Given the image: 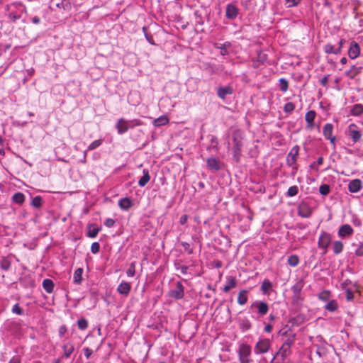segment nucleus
<instances>
[{"instance_id":"nucleus-54","label":"nucleus","mask_w":363,"mask_h":363,"mask_svg":"<svg viewBox=\"0 0 363 363\" xmlns=\"http://www.w3.org/2000/svg\"><path fill=\"white\" fill-rule=\"evenodd\" d=\"M345 291V293H346V299H347V301H352L354 299L353 291L351 289H346Z\"/></svg>"},{"instance_id":"nucleus-4","label":"nucleus","mask_w":363,"mask_h":363,"mask_svg":"<svg viewBox=\"0 0 363 363\" xmlns=\"http://www.w3.org/2000/svg\"><path fill=\"white\" fill-rule=\"evenodd\" d=\"M244 138V134L240 129H236L233 132L232 140L233 146L232 147L233 157L238 161L241 155V148L242 147V140Z\"/></svg>"},{"instance_id":"nucleus-11","label":"nucleus","mask_w":363,"mask_h":363,"mask_svg":"<svg viewBox=\"0 0 363 363\" xmlns=\"http://www.w3.org/2000/svg\"><path fill=\"white\" fill-rule=\"evenodd\" d=\"M299 146H294L286 157V164L289 167H293L296 162V157L298 155Z\"/></svg>"},{"instance_id":"nucleus-38","label":"nucleus","mask_w":363,"mask_h":363,"mask_svg":"<svg viewBox=\"0 0 363 363\" xmlns=\"http://www.w3.org/2000/svg\"><path fill=\"white\" fill-rule=\"evenodd\" d=\"M25 195L21 192H16L12 196V201L16 204L22 205L25 201Z\"/></svg>"},{"instance_id":"nucleus-62","label":"nucleus","mask_w":363,"mask_h":363,"mask_svg":"<svg viewBox=\"0 0 363 363\" xmlns=\"http://www.w3.org/2000/svg\"><path fill=\"white\" fill-rule=\"evenodd\" d=\"M352 223L355 226H360L362 225V222H361L360 219L356 216H352Z\"/></svg>"},{"instance_id":"nucleus-2","label":"nucleus","mask_w":363,"mask_h":363,"mask_svg":"<svg viewBox=\"0 0 363 363\" xmlns=\"http://www.w3.org/2000/svg\"><path fill=\"white\" fill-rule=\"evenodd\" d=\"M143 122L140 119L135 118L127 120L123 118H119L116 123V129L119 135L125 133L130 128H134L137 126H141Z\"/></svg>"},{"instance_id":"nucleus-63","label":"nucleus","mask_w":363,"mask_h":363,"mask_svg":"<svg viewBox=\"0 0 363 363\" xmlns=\"http://www.w3.org/2000/svg\"><path fill=\"white\" fill-rule=\"evenodd\" d=\"M83 350L84 356L86 357V359H89L93 353L92 350L89 347H85L83 349Z\"/></svg>"},{"instance_id":"nucleus-27","label":"nucleus","mask_w":363,"mask_h":363,"mask_svg":"<svg viewBox=\"0 0 363 363\" xmlns=\"http://www.w3.org/2000/svg\"><path fill=\"white\" fill-rule=\"evenodd\" d=\"M363 113V104H356L351 107L350 114L353 116H360Z\"/></svg>"},{"instance_id":"nucleus-61","label":"nucleus","mask_w":363,"mask_h":363,"mask_svg":"<svg viewBox=\"0 0 363 363\" xmlns=\"http://www.w3.org/2000/svg\"><path fill=\"white\" fill-rule=\"evenodd\" d=\"M301 0H286L288 4V7H293L297 6L300 3Z\"/></svg>"},{"instance_id":"nucleus-15","label":"nucleus","mask_w":363,"mask_h":363,"mask_svg":"<svg viewBox=\"0 0 363 363\" xmlns=\"http://www.w3.org/2000/svg\"><path fill=\"white\" fill-rule=\"evenodd\" d=\"M312 214L310 206L306 203H302L298 208V215L302 218H309Z\"/></svg>"},{"instance_id":"nucleus-37","label":"nucleus","mask_w":363,"mask_h":363,"mask_svg":"<svg viewBox=\"0 0 363 363\" xmlns=\"http://www.w3.org/2000/svg\"><path fill=\"white\" fill-rule=\"evenodd\" d=\"M103 139H99L93 141L87 147V150L84 153V160H86V152L93 150L99 147L103 143Z\"/></svg>"},{"instance_id":"nucleus-31","label":"nucleus","mask_w":363,"mask_h":363,"mask_svg":"<svg viewBox=\"0 0 363 363\" xmlns=\"http://www.w3.org/2000/svg\"><path fill=\"white\" fill-rule=\"evenodd\" d=\"M272 288V282L268 279H264L261 285V291L264 295H269V291Z\"/></svg>"},{"instance_id":"nucleus-22","label":"nucleus","mask_w":363,"mask_h":363,"mask_svg":"<svg viewBox=\"0 0 363 363\" xmlns=\"http://www.w3.org/2000/svg\"><path fill=\"white\" fill-rule=\"evenodd\" d=\"M208 167L214 172H217L220 169V161L215 157H209L206 160Z\"/></svg>"},{"instance_id":"nucleus-28","label":"nucleus","mask_w":363,"mask_h":363,"mask_svg":"<svg viewBox=\"0 0 363 363\" xmlns=\"http://www.w3.org/2000/svg\"><path fill=\"white\" fill-rule=\"evenodd\" d=\"M303 287V283L302 281H297L293 286L291 287V291L293 292L294 296L296 298H299L301 291Z\"/></svg>"},{"instance_id":"nucleus-57","label":"nucleus","mask_w":363,"mask_h":363,"mask_svg":"<svg viewBox=\"0 0 363 363\" xmlns=\"http://www.w3.org/2000/svg\"><path fill=\"white\" fill-rule=\"evenodd\" d=\"M116 223V221L115 220L112 219V218H107L105 221H104V225L107 227V228H112Z\"/></svg>"},{"instance_id":"nucleus-60","label":"nucleus","mask_w":363,"mask_h":363,"mask_svg":"<svg viewBox=\"0 0 363 363\" xmlns=\"http://www.w3.org/2000/svg\"><path fill=\"white\" fill-rule=\"evenodd\" d=\"M10 267V263L8 260L4 259L1 262V268L4 270H7Z\"/></svg>"},{"instance_id":"nucleus-36","label":"nucleus","mask_w":363,"mask_h":363,"mask_svg":"<svg viewBox=\"0 0 363 363\" xmlns=\"http://www.w3.org/2000/svg\"><path fill=\"white\" fill-rule=\"evenodd\" d=\"M56 7L64 11H70L72 4L69 0H60V2L56 3Z\"/></svg>"},{"instance_id":"nucleus-55","label":"nucleus","mask_w":363,"mask_h":363,"mask_svg":"<svg viewBox=\"0 0 363 363\" xmlns=\"http://www.w3.org/2000/svg\"><path fill=\"white\" fill-rule=\"evenodd\" d=\"M146 30L147 28L145 27H143V32L145 33V38L146 40L152 45H154L155 43H154V40H153V38L152 36L150 35V34H148L146 33Z\"/></svg>"},{"instance_id":"nucleus-10","label":"nucleus","mask_w":363,"mask_h":363,"mask_svg":"<svg viewBox=\"0 0 363 363\" xmlns=\"http://www.w3.org/2000/svg\"><path fill=\"white\" fill-rule=\"evenodd\" d=\"M184 296V287L180 281H177L176 284V288L172 289L169 292V296L175 299H182Z\"/></svg>"},{"instance_id":"nucleus-25","label":"nucleus","mask_w":363,"mask_h":363,"mask_svg":"<svg viewBox=\"0 0 363 363\" xmlns=\"http://www.w3.org/2000/svg\"><path fill=\"white\" fill-rule=\"evenodd\" d=\"M132 206L133 202L128 197L122 198L118 201V206L123 211L129 210Z\"/></svg>"},{"instance_id":"nucleus-18","label":"nucleus","mask_w":363,"mask_h":363,"mask_svg":"<svg viewBox=\"0 0 363 363\" xmlns=\"http://www.w3.org/2000/svg\"><path fill=\"white\" fill-rule=\"evenodd\" d=\"M316 116V113L313 110H310L306 112L305 115V121L306 122V128L312 130L314 128V120Z\"/></svg>"},{"instance_id":"nucleus-47","label":"nucleus","mask_w":363,"mask_h":363,"mask_svg":"<svg viewBox=\"0 0 363 363\" xmlns=\"http://www.w3.org/2000/svg\"><path fill=\"white\" fill-rule=\"evenodd\" d=\"M78 328L81 330H84L88 327V321L85 318L79 319L77 321Z\"/></svg>"},{"instance_id":"nucleus-16","label":"nucleus","mask_w":363,"mask_h":363,"mask_svg":"<svg viewBox=\"0 0 363 363\" xmlns=\"http://www.w3.org/2000/svg\"><path fill=\"white\" fill-rule=\"evenodd\" d=\"M360 55V48L358 43L355 41H352L350 44L348 50V55L351 59H356Z\"/></svg>"},{"instance_id":"nucleus-8","label":"nucleus","mask_w":363,"mask_h":363,"mask_svg":"<svg viewBox=\"0 0 363 363\" xmlns=\"http://www.w3.org/2000/svg\"><path fill=\"white\" fill-rule=\"evenodd\" d=\"M331 242V235L325 232L322 231L318 241V246L320 249L323 250V255L328 252V247Z\"/></svg>"},{"instance_id":"nucleus-64","label":"nucleus","mask_w":363,"mask_h":363,"mask_svg":"<svg viewBox=\"0 0 363 363\" xmlns=\"http://www.w3.org/2000/svg\"><path fill=\"white\" fill-rule=\"evenodd\" d=\"M328 77L329 75H325L320 80V84L324 86V87H326L328 86Z\"/></svg>"},{"instance_id":"nucleus-40","label":"nucleus","mask_w":363,"mask_h":363,"mask_svg":"<svg viewBox=\"0 0 363 363\" xmlns=\"http://www.w3.org/2000/svg\"><path fill=\"white\" fill-rule=\"evenodd\" d=\"M343 247H344V245L341 241L336 240V241L333 242V250L334 254H335V255H338V254L341 253L343 250Z\"/></svg>"},{"instance_id":"nucleus-44","label":"nucleus","mask_w":363,"mask_h":363,"mask_svg":"<svg viewBox=\"0 0 363 363\" xmlns=\"http://www.w3.org/2000/svg\"><path fill=\"white\" fill-rule=\"evenodd\" d=\"M136 262H133L130 264L129 268L126 271V274L129 277H133L135 274Z\"/></svg>"},{"instance_id":"nucleus-21","label":"nucleus","mask_w":363,"mask_h":363,"mask_svg":"<svg viewBox=\"0 0 363 363\" xmlns=\"http://www.w3.org/2000/svg\"><path fill=\"white\" fill-rule=\"evenodd\" d=\"M233 93V89L230 86H220L217 89V95L219 98L225 99L227 95Z\"/></svg>"},{"instance_id":"nucleus-32","label":"nucleus","mask_w":363,"mask_h":363,"mask_svg":"<svg viewBox=\"0 0 363 363\" xmlns=\"http://www.w3.org/2000/svg\"><path fill=\"white\" fill-rule=\"evenodd\" d=\"M84 270L82 268H77L73 275V282L76 284H81L82 281V274H83Z\"/></svg>"},{"instance_id":"nucleus-29","label":"nucleus","mask_w":363,"mask_h":363,"mask_svg":"<svg viewBox=\"0 0 363 363\" xmlns=\"http://www.w3.org/2000/svg\"><path fill=\"white\" fill-rule=\"evenodd\" d=\"M143 173V176L138 181V185L140 187H144L150 180V175L148 169H144Z\"/></svg>"},{"instance_id":"nucleus-52","label":"nucleus","mask_w":363,"mask_h":363,"mask_svg":"<svg viewBox=\"0 0 363 363\" xmlns=\"http://www.w3.org/2000/svg\"><path fill=\"white\" fill-rule=\"evenodd\" d=\"M12 312L17 315H23V309L19 306L18 303H16L12 308Z\"/></svg>"},{"instance_id":"nucleus-33","label":"nucleus","mask_w":363,"mask_h":363,"mask_svg":"<svg viewBox=\"0 0 363 363\" xmlns=\"http://www.w3.org/2000/svg\"><path fill=\"white\" fill-rule=\"evenodd\" d=\"M324 51L327 54H334V55L340 54V48H336L335 46H334L330 43H328L324 46Z\"/></svg>"},{"instance_id":"nucleus-35","label":"nucleus","mask_w":363,"mask_h":363,"mask_svg":"<svg viewBox=\"0 0 363 363\" xmlns=\"http://www.w3.org/2000/svg\"><path fill=\"white\" fill-rule=\"evenodd\" d=\"M43 287L47 293L51 294L54 289V283L51 279H45L43 281Z\"/></svg>"},{"instance_id":"nucleus-6","label":"nucleus","mask_w":363,"mask_h":363,"mask_svg":"<svg viewBox=\"0 0 363 363\" xmlns=\"http://www.w3.org/2000/svg\"><path fill=\"white\" fill-rule=\"evenodd\" d=\"M272 347V341L269 338L259 337L255 345L254 352L255 354H262L268 352Z\"/></svg>"},{"instance_id":"nucleus-41","label":"nucleus","mask_w":363,"mask_h":363,"mask_svg":"<svg viewBox=\"0 0 363 363\" xmlns=\"http://www.w3.org/2000/svg\"><path fill=\"white\" fill-rule=\"evenodd\" d=\"M299 257L296 255H290L288 257L287 263L291 267H295L299 264Z\"/></svg>"},{"instance_id":"nucleus-51","label":"nucleus","mask_w":363,"mask_h":363,"mask_svg":"<svg viewBox=\"0 0 363 363\" xmlns=\"http://www.w3.org/2000/svg\"><path fill=\"white\" fill-rule=\"evenodd\" d=\"M175 267L177 270H179L182 274H186L187 270L189 267L185 265H181L179 263L175 264Z\"/></svg>"},{"instance_id":"nucleus-19","label":"nucleus","mask_w":363,"mask_h":363,"mask_svg":"<svg viewBox=\"0 0 363 363\" xmlns=\"http://www.w3.org/2000/svg\"><path fill=\"white\" fill-rule=\"evenodd\" d=\"M131 290V285L126 281H122L117 287V292L121 295L128 296Z\"/></svg>"},{"instance_id":"nucleus-7","label":"nucleus","mask_w":363,"mask_h":363,"mask_svg":"<svg viewBox=\"0 0 363 363\" xmlns=\"http://www.w3.org/2000/svg\"><path fill=\"white\" fill-rule=\"evenodd\" d=\"M345 135L351 139L353 143H357L360 141L362 134L357 124L351 123L345 130Z\"/></svg>"},{"instance_id":"nucleus-39","label":"nucleus","mask_w":363,"mask_h":363,"mask_svg":"<svg viewBox=\"0 0 363 363\" xmlns=\"http://www.w3.org/2000/svg\"><path fill=\"white\" fill-rule=\"evenodd\" d=\"M325 309L330 312H335L338 308L337 301L335 299L330 300L328 301V303L324 306Z\"/></svg>"},{"instance_id":"nucleus-30","label":"nucleus","mask_w":363,"mask_h":363,"mask_svg":"<svg viewBox=\"0 0 363 363\" xmlns=\"http://www.w3.org/2000/svg\"><path fill=\"white\" fill-rule=\"evenodd\" d=\"M169 118L167 116H161L160 117H158L157 118H155L153 121H152V124L155 127H159V126H162V125H165L169 123Z\"/></svg>"},{"instance_id":"nucleus-23","label":"nucleus","mask_w":363,"mask_h":363,"mask_svg":"<svg viewBox=\"0 0 363 363\" xmlns=\"http://www.w3.org/2000/svg\"><path fill=\"white\" fill-rule=\"evenodd\" d=\"M237 279L235 277L232 276H228L226 277V284L224 286L223 291L225 293H228L231 289L236 287Z\"/></svg>"},{"instance_id":"nucleus-48","label":"nucleus","mask_w":363,"mask_h":363,"mask_svg":"<svg viewBox=\"0 0 363 363\" xmlns=\"http://www.w3.org/2000/svg\"><path fill=\"white\" fill-rule=\"evenodd\" d=\"M298 192V188L297 186H291L289 188L288 191H287V193H286V196L288 197H292V196H296Z\"/></svg>"},{"instance_id":"nucleus-34","label":"nucleus","mask_w":363,"mask_h":363,"mask_svg":"<svg viewBox=\"0 0 363 363\" xmlns=\"http://www.w3.org/2000/svg\"><path fill=\"white\" fill-rule=\"evenodd\" d=\"M333 125L332 123H326L323 128V134L325 139H328L333 135Z\"/></svg>"},{"instance_id":"nucleus-24","label":"nucleus","mask_w":363,"mask_h":363,"mask_svg":"<svg viewBox=\"0 0 363 363\" xmlns=\"http://www.w3.org/2000/svg\"><path fill=\"white\" fill-rule=\"evenodd\" d=\"M87 230L86 235L89 238H94L97 236L101 228L100 227H97L95 224L91 223L87 225Z\"/></svg>"},{"instance_id":"nucleus-9","label":"nucleus","mask_w":363,"mask_h":363,"mask_svg":"<svg viewBox=\"0 0 363 363\" xmlns=\"http://www.w3.org/2000/svg\"><path fill=\"white\" fill-rule=\"evenodd\" d=\"M250 308L256 309L258 317L265 315L269 310L267 303L259 300L254 301L250 306Z\"/></svg>"},{"instance_id":"nucleus-59","label":"nucleus","mask_w":363,"mask_h":363,"mask_svg":"<svg viewBox=\"0 0 363 363\" xmlns=\"http://www.w3.org/2000/svg\"><path fill=\"white\" fill-rule=\"evenodd\" d=\"M355 255L359 257L363 256V242L360 243L355 250Z\"/></svg>"},{"instance_id":"nucleus-58","label":"nucleus","mask_w":363,"mask_h":363,"mask_svg":"<svg viewBox=\"0 0 363 363\" xmlns=\"http://www.w3.org/2000/svg\"><path fill=\"white\" fill-rule=\"evenodd\" d=\"M352 284V281L347 279L345 280H344L341 284H340V286H341V288L343 289V290H346V289H348V286L350 284Z\"/></svg>"},{"instance_id":"nucleus-13","label":"nucleus","mask_w":363,"mask_h":363,"mask_svg":"<svg viewBox=\"0 0 363 363\" xmlns=\"http://www.w3.org/2000/svg\"><path fill=\"white\" fill-rule=\"evenodd\" d=\"M62 348L63 350L62 358L68 359L71 357V354L74 351V345L71 341L64 342Z\"/></svg>"},{"instance_id":"nucleus-46","label":"nucleus","mask_w":363,"mask_h":363,"mask_svg":"<svg viewBox=\"0 0 363 363\" xmlns=\"http://www.w3.org/2000/svg\"><path fill=\"white\" fill-rule=\"evenodd\" d=\"M42 204V198L40 196H37L32 199L31 205L33 207L39 208L41 207Z\"/></svg>"},{"instance_id":"nucleus-3","label":"nucleus","mask_w":363,"mask_h":363,"mask_svg":"<svg viewBox=\"0 0 363 363\" xmlns=\"http://www.w3.org/2000/svg\"><path fill=\"white\" fill-rule=\"evenodd\" d=\"M292 345V340L288 339L286 340L280 349L274 355L270 363H284L286 359L291 354V347Z\"/></svg>"},{"instance_id":"nucleus-1","label":"nucleus","mask_w":363,"mask_h":363,"mask_svg":"<svg viewBox=\"0 0 363 363\" xmlns=\"http://www.w3.org/2000/svg\"><path fill=\"white\" fill-rule=\"evenodd\" d=\"M27 13L26 6L21 2H13L6 7V16L12 23L22 18L23 13Z\"/></svg>"},{"instance_id":"nucleus-26","label":"nucleus","mask_w":363,"mask_h":363,"mask_svg":"<svg viewBox=\"0 0 363 363\" xmlns=\"http://www.w3.org/2000/svg\"><path fill=\"white\" fill-rule=\"evenodd\" d=\"M248 293H249V291L246 290V289H242L239 292L238 296V299H237L238 303L239 305L242 306V305H245L247 302Z\"/></svg>"},{"instance_id":"nucleus-14","label":"nucleus","mask_w":363,"mask_h":363,"mask_svg":"<svg viewBox=\"0 0 363 363\" xmlns=\"http://www.w3.org/2000/svg\"><path fill=\"white\" fill-rule=\"evenodd\" d=\"M362 67L357 63L352 65L348 70L345 71V75L349 79H352L362 72Z\"/></svg>"},{"instance_id":"nucleus-50","label":"nucleus","mask_w":363,"mask_h":363,"mask_svg":"<svg viewBox=\"0 0 363 363\" xmlns=\"http://www.w3.org/2000/svg\"><path fill=\"white\" fill-rule=\"evenodd\" d=\"M181 245L184 247V250L189 254L191 255L193 253V248L191 247L190 244L186 242H182Z\"/></svg>"},{"instance_id":"nucleus-56","label":"nucleus","mask_w":363,"mask_h":363,"mask_svg":"<svg viewBox=\"0 0 363 363\" xmlns=\"http://www.w3.org/2000/svg\"><path fill=\"white\" fill-rule=\"evenodd\" d=\"M21 357L20 355L13 356L9 363H21Z\"/></svg>"},{"instance_id":"nucleus-12","label":"nucleus","mask_w":363,"mask_h":363,"mask_svg":"<svg viewBox=\"0 0 363 363\" xmlns=\"http://www.w3.org/2000/svg\"><path fill=\"white\" fill-rule=\"evenodd\" d=\"M239 14V9L233 4H228L226 6L225 17L229 20L235 19Z\"/></svg>"},{"instance_id":"nucleus-43","label":"nucleus","mask_w":363,"mask_h":363,"mask_svg":"<svg viewBox=\"0 0 363 363\" xmlns=\"http://www.w3.org/2000/svg\"><path fill=\"white\" fill-rule=\"evenodd\" d=\"M279 89L284 93L286 92L289 89L288 81L284 78H281V79H279Z\"/></svg>"},{"instance_id":"nucleus-49","label":"nucleus","mask_w":363,"mask_h":363,"mask_svg":"<svg viewBox=\"0 0 363 363\" xmlns=\"http://www.w3.org/2000/svg\"><path fill=\"white\" fill-rule=\"evenodd\" d=\"M295 109V105L292 102L286 103L284 106V111L287 113H291Z\"/></svg>"},{"instance_id":"nucleus-20","label":"nucleus","mask_w":363,"mask_h":363,"mask_svg":"<svg viewBox=\"0 0 363 363\" xmlns=\"http://www.w3.org/2000/svg\"><path fill=\"white\" fill-rule=\"evenodd\" d=\"M362 189V182L359 179H355L352 181L348 184V190L351 193H357L359 191Z\"/></svg>"},{"instance_id":"nucleus-5","label":"nucleus","mask_w":363,"mask_h":363,"mask_svg":"<svg viewBox=\"0 0 363 363\" xmlns=\"http://www.w3.org/2000/svg\"><path fill=\"white\" fill-rule=\"evenodd\" d=\"M238 353L240 363H250L252 362V359H250L252 348L248 344H240L238 347Z\"/></svg>"},{"instance_id":"nucleus-53","label":"nucleus","mask_w":363,"mask_h":363,"mask_svg":"<svg viewBox=\"0 0 363 363\" xmlns=\"http://www.w3.org/2000/svg\"><path fill=\"white\" fill-rule=\"evenodd\" d=\"M100 250V245L99 242H94L91 244V252L93 253V254H96L99 252Z\"/></svg>"},{"instance_id":"nucleus-45","label":"nucleus","mask_w":363,"mask_h":363,"mask_svg":"<svg viewBox=\"0 0 363 363\" xmlns=\"http://www.w3.org/2000/svg\"><path fill=\"white\" fill-rule=\"evenodd\" d=\"M330 191V187L328 184H324L320 186L319 192L323 196H327Z\"/></svg>"},{"instance_id":"nucleus-17","label":"nucleus","mask_w":363,"mask_h":363,"mask_svg":"<svg viewBox=\"0 0 363 363\" xmlns=\"http://www.w3.org/2000/svg\"><path fill=\"white\" fill-rule=\"evenodd\" d=\"M353 233L354 230L349 224L341 225L337 232L338 236L342 238L351 236Z\"/></svg>"},{"instance_id":"nucleus-42","label":"nucleus","mask_w":363,"mask_h":363,"mask_svg":"<svg viewBox=\"0 0 363 363\" xmlns=\"http://www.w3.org/2000/svg\"><path fill=\"white\" fill-rule=\"evenodd\" d=\"M330 296H331V293L330 291H328V290L322 291L320 293H319V294L318 296L319 300H320L322 301H325V302H328L330 301Z\"/></svg>"}]
</instances>
